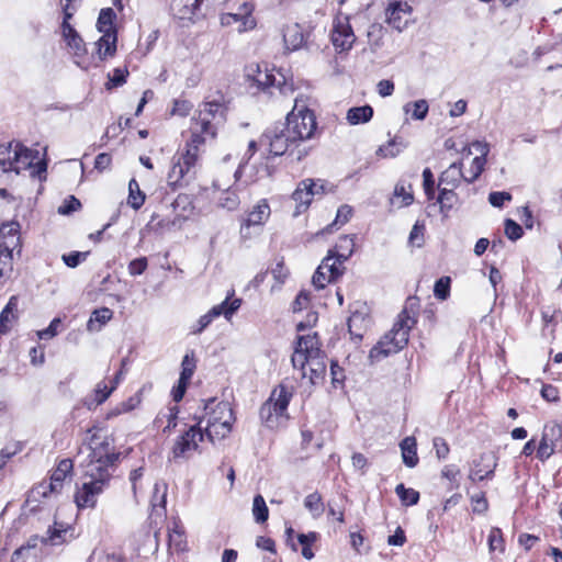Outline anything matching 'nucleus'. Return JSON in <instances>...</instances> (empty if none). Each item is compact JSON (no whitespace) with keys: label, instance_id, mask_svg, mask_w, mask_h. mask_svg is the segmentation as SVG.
I'll return each mask as SVG.
<instances>
[{"label":"nucleus","instance_id":"nucleus-1","mask_svg":"<svg viewBox=\"0 0 562 562\" xmlns=\"http://www.w3.org/2000/svg\"><path fill=\"white\" fill-rule=\"evenodd\" d=\"M325 353L321 349L317 334L299 336L291 362L300 370L302 378L316 384L326 373Z\"/></svg>","mask_w":562,"mask_h":562},{"label":"nucleus","instance_id":"nucleus-2","mask_svg":"<svg viewBox=\"0 0 562 562\" xmlns=\"http://www.w3.org/2000/svg\"><path fill=\"white\" fill-rule=\"evenodd\" d=\"M98 436L93 434L90 438V461L87 464L85 479L109 486L111 477L120 459V453L111 451L106 440L98 442Z\"/></svg>","mask_w":562,"mask_h":562},{"label":"nucleus","instance_id":"nucleus-3","mask_svg":"<svg viewBox=\"0 0 562 562\" xmlns=\"http://www.w3.org/2000/svg\"><path fill=\"white\" fill-rule=\"evenodd\" d=\"M416 324V319L403 310L394 323L393 328L370 350V358L380 360L402 350L408 342L409 330Z\"/></svg>","mask_w":562,"mask_h":562},{"label":"nucleus","instance_id":"nucleus-4","mask_svg":"<svg viewBox=\"0 0 562 562\" xmlns=\"http://www.w3.org/2000/svg\"><path fill=\"white\" fill-rule=\"evenodd\" d=\"M245 76L252 86L269 97H289L294 91L293 85L288 82L282 74L278 72L277 77L269 71L267 65L262 68L259 64H250L245 69Z\"/></svg>","mask_w":562,"mask_h":562},{"label":"nucleus","instance_id":"nucleus-5","mask_svg":"<svg viewBox=\"0 0 562 562\" xmlns=\"http://www.w3.org/2000/svg\"><path fill=\"white\" fill-rule=\"evenodd\" d=\"M258 144L265 147L272 156H282L291 148L300 145L294 136L291 135L284 122H279L267 128L259 138Z\"/></svg>","mask_w":562,"mask_h":562},{"label":"nucleus","instance_id":"nucleus-6","mask_svg":"<svg viewBox=\"0 0 562 562\" xmlns=\"http://www.w3.org/2000/svg\"><path fill=\"white\" fill-rule=\"evenodd\" d=\"M292 392L283 384L276 387L260 408V418L269 428L278 426L279 418L285 416Z\"/></svg>","mask_w":562,"mask_h":562},{"label":"nucleus","instance_id":"nucleus-7","mask_svg":"<svg viewBox=\"0 0 562 562\" xmlns=\"http://www.w3.org/2000/svg\"><path fill=\"white\" fill-rule=\"evenodd\" d=\"M227 108L220 101H205L201 103L192 116V123L205 128L211 138L216 136L217 128L226 122Z\"/></svg>","mask_w":562,"mask_h":562},{"label":"nucleus","instance_id":"nucleus-8","mask_svg":"<svg viewBox=\"0 0 562 562\" xmlns=\"http://www.w3.org/2000/svg\"><path fill=\"white\" fill-rule=\"evenodd\" d=\"M47 164L40 159L38 150L30 149L20 143H15V151L13 154V167L11 171L20 173L22 170H30L32 177L42 178L46 172Z\"/></svg>","mask_w":562,"mask_h":562},{"label":"nucleus","instance_id":"nucleus-9","mask_svg":"<svg viewBox=\"0 0 562 562\" xmlns=\"http://www.w3.org/2000/svg\"><path fill=\"white\" fill-rule=\"evenodd\" d=\"M228 9L231 11L221 15V24L223 26H235V30L239 33L255 27L256 22L251 16L254 5L248 1L244 0L236 9L235 3H229Z\"/></svg>","mask_w":562,"mask_h":562},{"label":"nucleus","instance_id":"nucleus-10","mask_svg":"<svg viewBox=\"0 0 562 562\" xmlns=\"http://www.w3.org/2000/svg\"><path fill=\"white\" fill-rule=\"evenodd\" d=\"M202 424L203 419L198 420L196 424L190 426L177 438L171 449L172 459L187 458L189 452L198 449L199 443L204 438Z\"/></svg>","mask_w":562,"mask_h":562},{"label":"nucleus","instance_id":"nucleus-11","mask_svg":"<svg viewBox=\"0 0 562 562\" xmlns=\"http://www.w3.org/2000/svg\"><path fill=\"white\" fill-rule=\"evenodd\" d=\"M74 463L70 459H63L53 471L49 482H42L33 488V494L47 497L52 494H59L68 476H71Z\"/></svg>","mask_w":562,"mask_h":562},{"label":"nucleus","instance_id":"nucleus-12","mask_svg":"<svg viewBox=\"0 0 562 562\" xmlns=\"http://www.w3.org/2000/svg\"><path fill=\"white\" fill-rule=\"evenodd\" d=\"M330 40L338 53L349 52L352 48L357 37L348 15H336L333 21Z\"/></svg>","mask_w":562,"mask_h":562},{"label":"nucleus","instance_id":"nucleus-13","mask_svg":"<svg viewBox=\"0 0 562 562\" xmlns=\"http://www.w3.org/2000/svg\"><path fill=\"white\" fill-rule=\"evenodd\" d=\"M285 126L300 144L304 140L311 139L317 128L315 115L301 116L296 112H290L284 122Z\"/></svg>","mask_w":562,"mask_h":562},{"label":"nucleus","instance_id":"nucleus-14","mask_svg":"<svg viewBox=\"0 0 562 562\" xmlns=\"http://www.w3.org/2000/svg\"><path fill=\"white\" fill-rule=\"evenodd\" d=\"M196 161L194 160V156L190 154H180L175 156L172 159V166L167 176V183L172 189L182 186V181L186 176L190 173V171L195 167Z\"/></svg>","mask_w":562,"mask_h":562},{"label":"nucleus","instance_id":"nucleus-15","mask_svg":"<svg viewBox=\"0 0 562 562\" xmlns=\"http://www.w3.org/2000/svg\"><path fill=\"white\" fill-rule=\"evenodd\" d=\"M218 413L226 416L223 422L215 423L204 427V435L210 441L214 442L216 439H224L232 430V423L234 420L233 411L227 402L217 403Z\"/></svg>","mask_w":562,"mask_h":562},{"label":"nucleus","instance_id":"nucleus-16","mask_svg":"<svg viewBox=\"0 0 562 562\" xmlns=\"http://www.w3.org/2000/svg\"><path fill=\"white\" fill-rule=\"evenodd\" d=\"M108 486L93 481L86 480L75 494V502L78 508H93Z\"/></svg>","mask_w":562,"mask_h":562},{"label":"nucleus","instance_id":"nucleus-17","mask_svg":"<svg viewBox=\"0 0 562 562\" xmlns=\"http://www.w3.org/2000/svg\"><path fill=\"white\" fill-rule=\"evenodd\" d=\"M316 187L317 183L313 179H305L299 183L297 188L292 193V199L296 202L294 216L300 215L310 206L312 198L318 193Z\"/></svg>","mask_w":562,"mask_h":562},{"label":"nucleus","instance_id":"nucleus-18","mask_svg":"<svg viewBox=\"0 0 562 562\" xmlns=\"http://www.w3.org/2000/svg\"><path fill=\"white\" fill-rule=\"evenodd\" d=\"M20 224L11 221L0 226V248L14 251L20 248Z\"/></svg>","mask_w":562,"mask_h":562},{"label":"nucleus","instance_id":"nucleus-19","mask_svg":"<svg viewBox=\"0 0 562 562\" xmlns=\"http://www.w3.org/2000/svg\"><path fill=\"white\" fill-rule=\"evenodd\" d=\"M496 468L494 457L491 454H481L480 461H474L469 473V479L472 482L482 481L484 479H492Z\"/></svg>","mask_w":562,"mask_h":562},{"label":"nucleus","instance_id":"nucleus-20","mask_svg":"<svg viewBox=\"0 0 562 562\" xmlns=\"http://www.w3.org/2000/svg\"><path fill=\"white\" fill-rule=\"evenodd\" d=\"M561 434L558 425L546 426L542 438L537 449V458L541 461L549 459L554 453V440Z\"/></svg>","mask_w":562,"mask_h":562},{"label":"nucleus","instance_id":"nucleus-21","mask_svg":"<svg viewBox=\"0 0 562 562\" xmlns=\"http://www.w3.org/2000/svg\"><path fill=\"white\" fill-rule=\"evenodd\" d=\"M191 137L186 145V150L182 154H192L194 160L198 162L200 147L205 143L207 138H211V134L205 128H200L198 124L191 123L190 126Z\"/></svg>","mask_w":562,"mask_h":562},{"label":"nucleus","instance_id":"nucleus-22","mask_svg":"<svg viewBox=\"0 0 562 562\" xmlns=\"http://www.w3.org/2000/svg\"><path fill=\"white\" fill-rule=\"evenodd\" d=\"M116 32L102 33V36L97 41V54L100 60L112 57L116 53Z\"/></svg>","mask_w":562,"mask_h":562},{"label":"nucleus","instance_id":"nucleus-23","mask_svg":"<svg viewBox=\"0 0 562 562\" xmlns=\"http://www.w3.org/2000/svg\"><path fill=\"white\" fill-rule=\"evenodd\" d=\"M283 40L288 49L296 50L305 44L306 35L301 25L293 24L284 30Z\"/></svg>","mask_w":562,"mask_h":562},{"label":"nucleus","instance_id":"nucleus-24","mask_svg":"<svg viewBox=\"0 0 562 562\" xmlns=\"http://www.w3.org/2000/svg\"><path fill=\"white\" fill-rule=\"evenodd\" d=\"M461 179H464L462 164L453 162L441 172L438 187L457 188Z\"/></svg>","mask_w":562,"mask_h":562},{"label":"nucleus","instance_id":"nucleus-25","mask_svg":"<svg viewBox=\"0 0 562 562\" xmlns=\"http://www.w3.org/2000/svg\"><path fill=\"white\" fill-rule=\"evenodd\" d=\"M370 323V319L367 314L362 312H353L347 322L348 330L351 335V337L361 340L363 337V333L366 331L368 325Z\"/></svg>","mask_w":562,"mask_h":562},{"label":"nucleus","instance_id":"nucleus-26","mask_svg":"<svg viewBox=\"0 0 562 562\" xmlns=\"http://www.w3.org/2000/svg\"><path fill=\"white\" fill-rule=\"evenodd\" d=\"M166 516V486H164L162 491L158 483L154 486V496L151 499V513L150 519L153 520H161Z\"/></svg>","mask_w":562,"mask_h":562},{"label":"nucleus","instance_id":"nucleus-27","mask_svg":"<svg viewBox=\"0 0 562 562\" xmlns=\"http://www.w3.org/2000/svg\"><path fill=\"white\" fill-rule=\"evenodd\" d=\"M400 447L404 464L408 468H415L419 461L416 439L414 437H406L401 441Z\"/></svg>","mask_w":562,"mask_h":562},{"label":"nucleus","instance_id":"nucleus-28","mask_svg":"<svg viewBox=\"0 0 562 562\" xmlns=\"http://www.w3.org/2000/svg\"><path fill=\"white\" fill-rule=\"evenodd\" d=\"M168 546L170 550L183 552L187 549V540L182 526L173 521V526L168 531Z\"/></svg>","mask_w":562,"mask_h":562},{"label":"nucleus","instance_id":"nucleus-29","mask_svg":"<svg viewBox=\"0 0 562 562\" xmlns=\"http://www.w3.org/2000/svg\"><path fill=\"white\" fill-rule=\"evenodd\" d=\"M215 398H210L204 403V415L195 417L196 422L203 419L205 426L213 425L215 423L223 422L226 418L225 415L218 413V407Z\"/></svg>","mask_w":562,"mask_h":562},{"label":"nucleus","instance_id":"nucleus-30","mask_svg":"<svg viewBox=\"0 0 562 562\" xmlns=\"http://www.w3.org/2000/svg\"><path fill=\"white\" fill-rule=\"evenodd\" d=\"M113 316V312L109 307L97 308L92 312L87 324L88 330L99 331Z\"/></svg>","mask_w":562,"mask_h":562},{"label":"nucleus","instance_id":"nucleus-31","mask_svg":"<svg viewBox=\"0 0 562 562\" xmlns=\"http://www.w3.org/2000/svg\"><path fill=\"white\" fill-rule=\"evenodd\" d=\"M355 249V239L351 236L345 235L341 236L336 244L334 250V255L337 256V260L339 263L345 262L350 258L353 254Z\"/></svg>","mask_w":562,"mask_h":562},{"label":"nucleus","instance_id":"nucleus-32","mask_svg":"<svg viewBox=\"0 0 562 562\" xmlns=\"http://www.w3.org/2000/svg\"><path fill=\"white\" fill-rule=\"evenodd\" d=\"M270 215V206L266 200L260 201L248 214L247 226L261 225Z\"/></svg>","mask_w":562,"mask_h":562},{"label":"nucleus","instance_id":"nucleus-33","mask_svg":"<svg viewBox=\"0 0 562 562\" xmlns=\"http://www.w3.org/2000/svg\"><path fill=\"white\" fill-rule=\"evenodd\" d=\"M373 116V109L370 105L355 106L348 110L347 121L351 125L369 122Z\"/></svg>","mask_w":562,"mask_h":562},{"label":"nucleus","instance_id":"nucleus-34","mask_svg":"<svg viewBox=\"0 0 562 562\" xmlns=\"http://www.w3.org/2000/svg\"><path fill=\"white\" fill-rule=\"evenodd\" d=\"M429 105L425 99H420L414 102H407L403 106V111L406 114H411L413 120L423 121L428 114Z\"/></svg>","mask_w":562,"mask_h":562},{"label":"nucleus","instance_id":"nucleus-35","mask_svg":"<svg viewBox=\"0 0 562 562\" xmlns=\"http://www.w3.org/2000/svg\"><path fill=\"white\" fill-rule=\"evenodd\" d=\"M296 538L299 544L302 547V555L306 560H312L315 555L312 550V546L319 539V533L316 531H310L307 533H299Z\"/></svg>","mask_w":562,"mask_h":562},{"label":"nucleus","instance_id":"nucleus-36","mask_svg":"<svg viewBox=\"0 0 562 562\" xmlns=\"http://www.w3.org/2000/svg\"><path fill=\"white\" fill-rule=\"evenodd\" d=\"M116 14L112 8H103L101 9L98 21L97 29L100 33H110L116 32L113 26V21L115 20Z\"/></svg>","mask_w":562,"mask_h":562},{"label":"nucleus","instance_id":"nucleus-37","mask_svg":"<svg viewBox=\"0 0 562 562\" xmlns=\"http://www.w3.org/2000/svg\"><path fill=\"white\" fill-rule=\"evenodd\" d=\"M454 188L439 187V195L437 202L440 205V211H449L458 202V195L453 191Z\"/></svg>","mask_w":562,"mask_h":562},{"label":"nucleus","instance_id":"nucleus-38","mask_svg":"<svg viewBox=\"0 0 562 562\" xmlns=\"http://www.w3.org/2000/svg\"><path fill=\"white\" fill-rule=\"evenodd\" d=\"M409 7L407 3L395 2L390 4L386 10L387 22L397 30H402L401 13L406 12Z\"/></svg>","mask_w":562,"mask_h":562},{"label":"nucleus","instance_id":"nucleus-39","mask_svg":"<svg viewBox=\"0 0 562 562\" xmlns=\"http://www.w3.org/2000/svg\"><path fill=\"white\" fill-rule=\"evenodd\" d=\"M195 369H196L195 353L193 350H190L182 358L181 372H180L179 379L190 382L192 375L194 374Z\"/></svg>","mask_w":562,"mask_h":562},{"label":"nucleus","instance_id":"nucleus-40","mask_svg":"<svg viewBox=\"0 0 562 562\" xmlns=\"http://www.w3.org/2000/svg\"><path fill=\"white\" fill-rule=\"evenodd\" d=\"M128 204L134 209L138 210L145 202V194L140 190L138 182L135 179H132L128 182Z\"/></svg>","mask_w":562,"mask_h":562},{"label":"nucleus","instance_id":"nucleus-41","mask_svg":"<svg viewBox=\"0 0 562 562\" xmlns=\"http://www.w3.org/2000/svg\"><path fill=\"white\" fill-rule=\"evenodd\" d=\"M13 270V251L0 248V285L10 278Z\"/></svg>","mask_w":562,"mask_h":562},{"label":"nucleus","instance_id":"nucleus-42","mask_svg":"<svg viewBox=\"0 0 562 562\" xmlns=\"http://www.w3.org/2000/svg\"><path fill=\"white\" fill-rule=\"evenodd\" d=\"M15 144L0 145V169L2 172H9L13 167V154Z\"/></svg>","mask_w":562,"mask_h":562},{"label":"nucleus","instance_id":"nucleus-43","mask_svg":"<svg viewBox=\"0 0 562 562\" xmlns=\"http://www.w3.org/2000/svg\"><path fill=\"white\" fill-rule=\"evenodd\" d=\"M395 493L404 506L416 505L419 501V492L414 488H407L403 483L395 487Z\"/></svg>","mask_w":562,"mask_h":562},{"label":"nucleus","instance_id":"nucleus-44","mask_svg":"<svg viewBox=\"0 0 562 562\" xmlns=\"http://www.w3.org/2000/svg\"><path fill=\"white\" fill-rule=\"evenodd\" d=\"M323 261H327V267L325 268V271L328 272L327 282H333L342 274L341 263L337 260V256L334 255V250H329Z\"/></svg>","mask_w":562,"mask_h":562},{"label":"nucleus","instance_id":"nucleus-45","mask_svg":"<svg viewBox=\"0 0 562 562\" xmlns=\"http://www.w3.org/2000/svg\"><path fill=\"white\" fill-rule=\"evenodd\" d=\"M252 514L256 522L263 524L268 520L269 509L266 505L265 498L258 494L254 497Z\"/></svg>","mask_w":562,"mask_h":562},{"label":"nucleus","instance_id":"nucleus-46","mask_svg":"<svg viewBox=\"0 0 562 562\" xmlns=\"http://www.w3.org/2000/svg\"><path fill=\"white\" fill-rule=\"evenodd\" d=\"M240 304V299L229 301V296H227L221 304L213 306L212 310H217L218 316L224 315L226 319H229L239 308Z\"/></svg>","mask_w":562,"mask_h":562},{"label":"nucleus","instance_id":"nucleus-47","mask_svg":"<svg viewBox=\"0 0 562 562\" xmlns=\"http://www.w3.org/2000/svg\"><path fill=\"white\" fill-rule=\"evenodd\" d=\"M304 506L308 509L315 517H318L324 512V504L322 501V496L319 493L314 492L308 494L304 499Z\"/></svg>","mask_w":562,"mask_h":562},{"label":"nucleus","instance_id":"nucleus-48","mask_svg":"<svg viewBox=\"0 0 562 562\" xmlns=\"http://www.w3.org/2000/svg\"><path fill=\"white\" fill-rule=\"evenodd\" d=\"M64 41L75 55L81 56L86 53V44L77 31L65 37Z\"/></svg>","mask_w":562,"mask_h":562},{"label":"nucleus","instance_id":"nucleus-49","mask_svg":"<svg viewBox=\"0 0 562 562\" xmlns=\"http://www.w3.org/2000/svg\"><path fill=\"white\" fill-rule=\"evenodd\" d=\"M128 70L126 68H115L112 75H109V80L105 83V88L111 90L113 88L123 86L126 82Z\"/></svg>","mask_w":562,"mask_h":562},{"label":"nucleus","instance_id":"nucleus-50","mask_svg":"<svg viewBox=\"0 0 562 562\" xmlns=\"http://www.w3.org/2000/svg\"><path fill=\"white\" fill-rule=\"evenodd\" d=\"M485 164H486V158H484L483 156H476L472 160V165L470 168V176L468 177L464 175V181H467L468 183L474 182L480 177L482 171L484 170Z\"/></svg>","mask_w":562,"mask_h":562},{"label":"nucleus","instance_id":"nucleus-51","mask_svg":"<svg viewBox=\"0 0 562 562\" xmlns=\"http://www.w3.org/2000/svg\"><path fill=\"white\" fill-rule=\"evenodd\" d=\"M450 277H441L436 281L434 286V294L438 300H447L450 294Z\"/></svg>","mask_w":562,"mask_h":562},{"label":"nucleus","instance_id":"nucleus-52","mask_svg":"<svg viewBox=\"0 0 562 562\" xmlns=\"http://www.w3.org/2000/svg\"><path fill=\"white\" fill-rule=\"evenodd\" d=\"M47 532L48 537L43 538V542H49L53 546H57L65 541L64 535L67 532V529L64 528L63 525L55 522L54 528H49Z\"/></svg>","mask_w":562,"mask_h":562},{"label":"nucleus","instance_id":"nucleus-53","mask_svg":"<svg viewBox=\"0 0 562 562\" xmlns=\"http://www.w3.org/2000/svg\"><path fill=\"white\" fill-rule=\"evenodd\" d=\"M368 42L371 48H376L382 45L383 29L380 24H371L367 31Z\"/></svg>","mask_w":562,"mask_h":562},{"label":"nucleus","instance_id":"nucleus-54","mask_svg":"<svg viewBox=\"0 0 562 562\" xmlns=\"http://www.w3.org/2000/svg\"><path fill=\"white\" fill-rule=\"evenodd\" d=\"M179 414V407L177 405L168 407V412L166 414H160L156 422L160 420L162 417L167 418V425L162 429V432H169L177 427V418Z\"/></svg>","mask_w":562,"mask_h":562},{"label":"nucleus","instance_id":"nucleus-55","mask_svg":"<svg viewBox=\"0 0 562 562\" xmlns=\"http://www.w3.org/2000/svg\"><path fill=\"white\" fill-rule=\"evenodd\" d=\"M216 317H218V311L211 308L206 314L199 318L196 327L192 328L191 333L201 334Z\"/></svg>","mask_w":562,"mask_h":562},{"label":"nucleus","instance_id":"nucleus-56","mask_svg":"<svg viewBox=\"0 0 562 562\" xmlns=\"http://www.w3.org/2000/svg\"><path fill=\"white\" fill-rule=\"evenodd\" d=\"M423 187L427 199L432 200L435 198V179L429 168H425L423 171Z\"/></svg>","mask_w":562,"mask_h":562},{"label":"nucleus","instance_id":"nucleus-57","mask_svg":"<svg viewBox=\"0 0 562 562\" xmlns=\"http://www.w3.org/2000/svg\"><path fill=\"white\" fill-rule=\"evenodd\" d=\"M524 234V231L519 224H517L514 220L507 218L505 221V235L508 239L516 241Z\"/></svg>","mask_w":562,"mask_h":562},{"label":"nucleus","instance_id":"nucleus-58","mask_svg":"<svg viewBox=\"0 0 562 562\" xmlns=\"http://www.w3.org/2000/svg\"><path fill=\"white\" fill-rule=\"evenodd\" d=\"M424 232L425 225L416 222L409 233L408 243L412 246L422 247L424 243Z\"/></svg>","mask_w":562,"mask_h":562},{"label":"nucleus","instance_id":"nucleus-59","mask_svg":"<svg viewBox=\"0 0 562 562\" xmlns=\"http://www.w3.org/2000/svg\"><path fill=\"white\" fill-rule=\"evenodd\" d=\"M239 204L238 195L235 191L226 190L220 198V205L227 210H235Z\"/></svg>","mask_w":562,"mask_h":562},{"label":"nucleus","instance_id":"nucleus-60","mask_svg":"<svg viewBox=\"0 0 562 562\" xmlns=\"http://www.w3.org/2000/svg\"><path fill=\"white\" fill-rule=\"evenodd\" d=\"M114 390H115V385L108 387V385L104 382H99L94 390V398H95L94 405H100L103 402H105Z\"/></svg>","mask_w":562,"mask_h":562},{"label":"nucleus","instance_id":"nucleus-61","mask_svg":"<svg viewBox=\"0 0 562 562\" xmlns=\"http://www.w3.org/2000/svg\"><path fill=\"white\" fill-rule=\"evenodd\" d=\"M327 267V261H322V263L316 269L315 273L312 278V283L317 290H322L325 288L328 277H326L325 268Z\"/></svg>","mask_w":562,"mask_h":562},{"label":"nucleus","instance_id":"nucleus-62","mask_svg":"<svg viewBox=\"0 0 562 562\" xmlns=\"http://www.w3.org/2000/svg\"><path fill=\"white\" fill-rule=\"evenodd\" d=\"M291 112H296L301 116L315 115L308 108V99L303 95H297L294 99V105Z\"/></svg>","mask_w":562,"mask_h":562},{"label":"nucleus","instance_id":"nucleus-63","mask_svg":"<svg viewBox=\"0 0 562 562\" xmlns=\"http://www.w3.org/2000/svg\"><path fill=\"white\" fill-rule=\"evenodd\" d=\"M81 207L80 201L75 195H69L58 207V213L69 215Z\"/></svg>","mask_w":562,"mask_h":562},{"label":"nucleus","instance_id":"nucleus-64","mask_svg":"<svg viewBox=\"0 0 562 562\" xmlns=\"http://www.w3.org/2000/svg\"><path fill=\"white\" fill-rule=\"evenodd\" d=\"M88 252L71 251L63 255L61 259L64 263L69 268H76L79 263L86 259Z\"/></svg>","mask_w":562,"mask_h":562}]
</instances>
